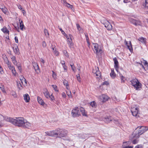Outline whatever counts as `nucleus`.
Masks as SVG:
<instances>
[{"instance_id":"f257e3e1","label":"nucleus","mask_w":148,"mask_h":148,"mask_svg":"<svg viewBox=\"0 0 148 148\" xmlns=\"http://www.w3.org/2000/svg\"><path fill=\"white\" fill-rule=\"evenodd\" d=\"M5 119L7 121L10 122L14 125L21 127H22L23 126L25 120L22 117H16V119L7 117L5 118Z\"/></svg>"},{"instance_id":"f03ea898","label":"nucleus","mask_w":148,"mask_h":148,"mask_svg":"<svg viewBox=\"0 0 148 148\" xmlns=\"http://www.w3.org/2000/svg\"><path fill=\"white\" fill-rule=\"evenodd\" d=\"M147 128L144 126H139L133 132L135 137H139L147 130Z\"/></svg>"},{"instance_id":"7ed1b4c3","label":"nucleus","mask_w":148,"mask_h":148,"mask_svg":"<svg viewBox=\"0 0 148 148\" xmlns=\"http://www.w3.org/2000/svg\"><path fill=\"white\" fill-rule=\"evenodd\" d=\"M61 129L58 128L55 130L46 132H45L46 134L45 136H55L56 137L59 138Z\"/></svg>"},{"instance_id":"20e7f679","label":"nucleus","mask_w":148,"mask_h":148,"mask_svg":"<svg viewBox=\"0 0 148 148\" xmlns=\"http://www.w3.org/2000/svg\"><path fill=\"white\" fill-rule=\"evenodd\" d=\"M92 49L95 53H96L98 56H101L103 51L101 50V47L99 46L97 43L92 44Z\"/></svg>"},{"instance_id":"39448f33","label":"nucleus","mask_w":148,"mask_h":148,"mask_svg":"<svg viewBox=\"0 0 148 148\" xmlns=\"http://www.w3.org/2000/svg\"><path fill=\"white\" fill-rule=\"evenodd\" d=\"M132 85L133 86L136 90L141 88V84L140 83L138 80L135 78L132 79L131 81Z\"/></svg>"},{"instance_id":"423d86ee","label":"nucleus","mask_w":148,"mask_h":148,"mask_svg":"<svg viewBox=\"0 0 148 148\" xmlns=\"http://www.w3.org/2000/svg\"><path fill=\"white\" fill-rule=\"evenodd\" d=\"M139 137H135V134H133L132 135H131L129 138L130 140L132 141V143L133 144H137L138 141V138Z\"/></svg>"},{"instance_id":"0eeeda50","label":"nucleus","mask_w":148,"mask_h":148,"mask_svg":"<svg viewBox=\"0 0 148 148\" xmlns=\"http://www.w3.org/2000/svg\"><path fill=\"white\" fill-rule=\"evenodd\" d=\"M71 114L73 117L79 116L80 115L79 108L77 107L73 109L72 110Z\"/></svg>"},{"instance_id":"6e6552de","label":"nucleus","mask_w":148,"mask_h":148,"mask_svg":"<svg viewBox=\"0 0 148 148\" xmlns=\"http://www.w3.org/2000/svg\"><path fill=\"white\" fill-rule=\"evenodd\" d=\"M130 21L136 26H142L141 21L139 20H136L133 18H130L129 19Z\"/></svg>"},{"instance_id":"1a4fd4ad","label":"nucleus","mask_w":148,"mask_h":148,"mask_svg":"<svg viewBox=\"0 0 148 148\" xmlns=\"http://www.w3.org/2000/svg\"><path fill=\"white\" fill-rule=\"evenodd\" d=\"M5 56V58L4 59V61L7 64L9 69L11 70H12L13 69H14L15 68L14 66L12 65V63L11 62H9L7 57L6 56Z\"/></svg>"},{"instance_id":"9d476101","label":"nucleus","mask_w":148,"mask_h":148,"mask_svg":"<svg viewBox=\"0 0 148 148\" xmlns=\"http://www.w3.org/2000/svg\"><path fill=\"white\" fill-rule=\"evenodd\" d=\"M109 98V97L105 94L100 96L99 97L100 101L103 103H104L108 101Z\"/></svg>"},{"instance_id":"9b49d317","label":"nucleus","mask_w":148,"mask_h":148,"mask_svg":"<svg viewBox=\"0 0 148 148\" xmlns=\"http://www.w3.org/2000/svg\"><path fill=\"white\" fill-rule=\"evenodd\" d=\"M139 110L138 108L137 107H133L131 108V111L134 116H136L138 113Z\"/></svg>"},{"instance_id":"f8f14e48","label":"nucleus","mask_w":148,"mask_h":148,"mask_svg":"<svg viewBox=\"0 0 148 148\" xmlns=\"http://www.w3.org/2000/svg\"><path fill=\"white\" fill-rule=\"evenodd\" d=\"M129 43H128L125 40V45L127 46V48L130 51L132 52L133 51L132 45L131 41H129Z\"/></svg>"},{"instance_id":"ddd939ff","label":"nucleus","mask_w":148,"mask_h":148,"mask_svg":"<svg viewBox=\"0 0 148 148\" xmlns=\"http://www.w3.org/2000/svg\"><path fill=\"white\" fill-rule=\"evenodd\" d=\"M60 132V134L59 138L65 137V136H66V134L67 133V130L65 129H61V131Z\"/></svg>"},{"instance_id":"4468645a","label":"nucleus","mask_w":148,"mask_h":148,"mask_svg":"<svg viewBox=\"0 0 148 148\" xmlns=\"http://www.w3.org/2000/svg\"><path fill=\"white\" fill-rule=\"evenodd\" d=\"M24 123L22 127L23 128H29V127H30L31 126V123L27 121H26L25 120L24 121Z\"/></svg>"},{"instance_id":"2eb2a0df","label":"nucleus","mask_w":148,"mask_h":148,"mask_svg":"<svg viewBox=\"0 0 148 148\" xmlns=\"http://www.w3.org/2000/svg\"><path fill=\"white\" fill-rule=\"evenodd\" d=\"M0 9L1 10L2 12L5 14H6L8 12V9L4 5H0Z\"/></svg>"},{"instance_id":"dca6fc26","label":"nucleus","mask_w":148,"mask_h":148,"mask_svg":"<svg viewBox=\"0 0 148 148\" xmlns=\"http://www.w3.org/2000/svg\"><path fill=\"white\" fill-rule=\"evenodd\" d=\"M114 62V67L116 71L118 72V70L119 69V62L116 58H114L113 59Z\"/></svg>"},{"instance_id":"f3484780","label":"nucleus","mask_w":148,"mask_h":148,"mask_svg":"<svg viewBox=\"0 0 148 148\" xmlns=\"http://www.w3.org/2000/svg\"><path fill=\"white\" fill-rule=\"evenodd\" d=\"M141 6L143 8H148V0H143L141 4Z\"/></svg>"},{"instance_id":"a211bd4d","label":"nucleus","mask_w":148,"mask_h":148,"mask_svg":"<svg viewBox=\"0 0 148 148\" xmlns=\"http://www.w3.org/2000/svg\"><path fill=\"white\" fill-rule=\"evenodd\" d=\"M102 120L106 123H108L112 121V118L110 116H107L106 117H103Z\"/></svg>"},{"instance_id":"6ab92c4d","label":"nucleus","mask_w":148,"mask_h":148,"mask_svg":"<svg viewBox=\"0 0 148 148\" xmlns=\"http://www.w3.org/2000/svg\"><path fill=\"white\" fill-rule=\"evenodd\" d=\"M72 36L71 35L69 34L70 39L68 40L67 44L69 45V47L71 48L73 45V43L72 40L71 38Z\"/></svg>"},{"instance_id":"aec40b11","label":"nucleus","mask_w":148,"mask_h":148,"mask_svg":"<svg viewBox=\"0 0 148 148\" xmlns=\"http://www.w3.org/2000/svg\"><path fill=\"white\" fill-rule=\"evenodd\" d=\"M11 58L14 64L15 65H17L18 62L16 60L15 56L12 55L11 57Z\"/></svg>"},{"instance_id":"412c9836","label":"nucleus","mask_w":148,"mask_h":148,"mask_svg":"<svg viewBox=\"0 0 148 148\" xmlns=\"http://www.w3.org/2000/svg\"><path fill=\"white\" fill-rule=\"evenodd\" d=\"M23 97L24 100L26 102H29L30 98L29 95L27 94H26L23 95Z\"/></svg>"},{"instance_id":"4be33fe9","label":"nucleus","mask_w":148,"mask_h":148,"mask_svg":"<svg viewBox=\"0 0 148 148\" xmlns=\"http://www.w3.org/2000/svg\"><path fill=\"white\" fill-rule=\"evenodd\" d=\"M102 23L104 25L105 27H107L108 25L109 24L110 22L106 20H103L101 21Z\"/></svg>"},{"instance_id":"5701e85b","label":"nucleus","mask_w":148,"mask_h":148,"mask_svg":"<svg viewBox=\"0 0 148 148\" xmlns=\"http://www.w3.org/2000/svg\"><path fill=\"white\" fill-rule=\"evenodd\" d=\"M87 134H79L78 136V137L79 139H84L87 137Z\"/></svg>"},{"instance_id":"b1692460","label":"nucleus","mask_w":148,"mask_h":148,"mask_svg":"<svg viewBox=\"0 0 148 148\" xmlns=\"http://www.w3.org/2000/svg\"><path fill=\"white\" fill-rule=\"evenodd\" d=\"M146 39L142 37L139 38L138 40L143 43L145 44L146 42Z\"/></svg>"},{"instance_id":"393cba45","label":"nucleus","mask_w":148,"mask_h":148,"mask_svg":"<svg viewBox=\"0 0 148 148\" xmlns=\"http://www.w3.org/2000/svg\"><path fill=\"white\" fill-rule=\"evenodd\" d=\"M43 93L44 95L45 96L46 98H49V97L50 95L49 94V92L48 91L47 89H44Z\"/></svg>"},{"instance_id":"a878e982","label":"nucleus","mask_w":148,"mask_h":148,"mask_svg":"<svg viewBox=\"0 0 148 148\" xmlns=\"http://www.w3.org/2000/svg\"><path fill=\"white\" fill-rule=\"evenodd\" d=\"M37 100L38 102L41 105H44L45 104L44 102L43 101L41 98L39 97H37Z\"/></svg>"},{"instance_id":"bb28decb","label":"nucleus","mask_w":148,"mask_h":148,"mask_svg":"<svg viewBox=\"0 0 148 148\" xmlns=\"http://www.w3.org/2000/svg\"><path fill=\"white\" fill-rule=\"evenodd\" d=\"M79 110L81 112L83 116H86L87 115L85 112V110L84 108L82 107H81L79 109Z\"/></svg>"},{"instance_id":"cd10ccee","label":"nucleus","mask_w":148,"mask_h":148,"mask_svg":"<svg viewBox=\"0 0 148 148\" xmlns=\"http://www.w3.org/2000/svg\"><path fill=\"white\" fill-rule=\"evenodd\" d=\"M13 51L14 53L16 54H19L18 51H19V49H18L17 46H16L14 47H13Z\"/></svg>"},{"instance_id":"c85d7f7f","label":"nucleus","mask_w":148,"mask_h":148,"mask_svg":"<svg viewBox=\"0 0 148 148\" xmlns=\"http://www.w3.org/2000/svg\"><path fill=\"white\" fill-rule=\"evenodd\" d=\"M19 21L20 23V27L21 30H23V27L24 26L23 21H21V19H19Z\"/></svg>"},{"instance_id":"c756f323","label":"nucleus","mask_w":148,"mask_h":148,"mask_svg":"<svg viewBox=\"0 0 148 148\" xmlns=\"http://www.w3.org/2000/svg\"><path fill=\"white\" fill-rule=\"evenodd\" d=\"M1 30L4 33H8L9 32V31L5 27H4L1 29Z\"/></svg>"},{"instance_id":"7c9ffc66","label":"nucleus","mask_w":148,"mask_h":148,"mask_svg":"<svg viewBox=\"0 0 148 148\" xmlns=\"http://www.w3.org/2000/svg\"><path fill=\"white\" fill-rule=\"evenodd\" d=\"M90 105L93 108H96L97 106L96 103L94 101H93L91 102L90 103Z\"/></svg>"},{"instance_id":"2f4dec72","label":"nucleus","mask_w":148,"mask_h":148,"mask_svg":"<svg viewBox=\"0 0 148 148\" xmlns=\"http://www.w3.org/2000/svg\"><path fill=\"white\" fill-rule=\"evenodd\" d=\"M120 77L121 80V82L124 83L125 81V78L121 74L119 75Z\"/></svg>"},{"instance_id":"473e14b6","label":"nucleus","mask_w":148,"mask_h":148,"mask_svg":"<svg viewBox=\"0 0 148 148\" xmlns=\"http://www.w3.org/2000/svg\"><path fill=\"white\" fill-rule=\"evenodd\" d=\"M65 6H66L67 8L71 9L72 10H73L74 9V8L73 5H70L68 3Z\"/></svg>"},{"instance_id":"72a5a7b5","label":"nucleus","mask_w":148,"mask_h":148,"mask_svg":"<svg viewBox=\"0 0 148 148\" xmlns=\"http://www.w3.org/2000/svg\"><path fill=\"white\" fill-rule=\"evenodd\" d=\"M11 94L14 98H16L17 97V95H16L15 92L14 91H12L11 92Z\"/></svg>"},{"instance_id":"f704fd0d","label":"nucleus","mask_w":148,"mask_h":148,"mask_svg":"<svg viewBox=\"0 0 148 148\" xmlns=\"http://www.w3.org/2000/svg\"><path fill=\"white\" fill-rule=\"evenodd\" d=\"M106 28H107L108 30H112V26L110 23L109 25H108V27H106Z\"/></svg>"},{"instance_id":"c9c22d12","label":"nucleus","mask_w":148,"mask_h":148,"mask_svg":"<svg viewBox=\"0 0 148 148\" xmlns=\"http://www.w3.org/2000/svg\"><path fill=\"white\" fill-rule=\"evenodd\" d=\"M0 88L3 92H5L4 87L3 85L1 84L0 86Z\"/></svg>"},{"instance_id":"e433bc0d","label":"nucleus","mask_w":148,"mask_h":148,"mask_svg":"<svg viewBox=\"0 0 148 148\" xmlns=\"http://www.w3.org/2000/svg\"><path fill=\"white\" fill-rule=\"evenodd\" d=\"M70 65L71 67L72 70L74 71L75 70V66H74L73 64L72 63H71V62H70Z\"/></svg>"},{"instance_id":"4c0bfd02","label":"nucleus","mask_w":148,"mask_h":148,"mask_svg":"<svg viewBox=\"0 0 148 148\" xmlns=\"http://www.w3.org/2000/svg\"><path fill=\"white\" fill-rule=\"evenodd\" d=\"M44 33L45 35L47 37L49 36V34L48 31L47 29H45L44 30Z\"/></svg>"},{"instance_id":"58836bf2","label":"nucleus","mask_w":148,"mask_h":148,"mask_svg":"<svg viewBox=\"0 0 148 148\" xmlns=\"http://www.w3.org/2000/svg\"><path fill=\"white\" fill-rule=\"evenodd\" d=\"M111 77L113 78H114L115 76V74L114 72L112 71L110 73Z\"/></svg>"},{"instance_id":"ea45409f","label":"nucleus","mask_w":148,"mask_h":148,"mask_svg":"<svg viewBox=\"0 0 148 148\" xmlns=\"http://www.w3.org/2000/svg\"><path fill=\"white\" fill-rule=\"evenodd\" d=\"M34 67L35 71L39 70V66L37 64H35L34 65Z\"/></svg>"},{"instance_id":"a19ab883","label":"nucleus","mask_w":148,"mask_h":148,"mask_svg":"<svg viewBox=\"0 0 148 148\" xmlns=\"http://www.w3.org/2000/svg\"><path fill=\"white\" fill-rule=\"evenodd\" d=\"M96 75L98 77H100L101 75L100 72L99 71H96V72L95 73Z\"/></svg>"},{"instance_id":"79ce46f5","label":"nucleus","mask_w":148,"mask_h":148,"mask_svg":"<svg viewBox=\"0 0 148 148\" xmlns=\"http://www.w3.org/2000/svg\"><path fill=\"white\" fill-rule=\"evenodd\" d=\"M21 81L22 84H23V82H24L26 84H27V81L26 79L24 77H23L22 79H21Z\"/></svg>"},{"instance_id":"37998d69","label":"nucleus","mask_w":148,"mask_h":148,"mask_svg":"<svg viewBox=\"0 0 148 148\" xmlns=\"http://www.w3.org/2000/svg\"><path fill=\"white\" fill-rule=\"evenodd\" d=\"M63 52L66 56L67 57H69V55L66 51L64 50L63 51Z\"/></svg>"},{"instance_id":"c03bdc74","label":"nucleus","mask_w":148,"mask_h":148,"mask_svg":"<svg viewBox=\"0 0 148 148\" xmlns=\"http://www.w3.org/2000/svg\"><path fill=\"white\" fill-rule=\"evenodd\" d=\"M52 86L55 91L57 92L58 91V90L57 89V86L56 85H52Z\"/></svg>"},{"instance_id":"a18cd8bd","label":"nucleus","mask_w":148,"mask_h":148,"mask_svg":"<svg viewBox=\"0 0 148 148\" xmlns=\"http://www.w3.org/2000/svg\"><path fill=\"white\" fill-rule=\"evenodd\" d=\"M67 94L69 96V97H70V96H71V98L72 97V96L71 95V91L69 90L67 92Z\"/></svg>"},{"instance_id":"49530a36","label":"nucleus","mask_w":148,"mask_h":148,"mask_svg":"<svg viewBox=\"0 0 148 148\" xmlns=\"http://www.w3.org/2000/svg\"><path fill=\"white\" fill-rule=\"evenodd\" d=\"M76 27L77 29L79 31H80L81 29V27L78 24H76Z\"/></svg>"},{"instance_id":"de8ad7c7","label":"nucleus","mask_w":148,"mask_h":148,"mask_svg":"<svg viewBox=\"0 0 148 148\" xmlns=\"http://www.w3.org/2000/svg\"><path fill=\"white\" fill-rule=\"evenodd\" d=\"M13 74L14 75V76L16 75V70L15 69V68L14 69H13L12 70H11Z\"/></svg>"},{"instance_id":"09e8293b","label":"nucleus","mask_w":148,"mask_h":148,"mask_svg":"<svg viewBox=\"0 0 148 148\" xmlns=\"http://www.w3.org/2000/svg\"><path fill=\"white\" fill-rule=\"evenodd\" d=\"M61 3H63L64 5L66 6V5L68 3L65 0H61Z\"/></svg>"},{"instance_id":"8fccbe9b","label":"nucleus","mask_w":148,"mask_h":148,"mask_svg":"<svg viewBox=\"0 0 148 148\" xmlns=\"http://www.w3.org/2000/svg\"><path fill=\"white\" fill-rule=\"evenodd\" d=\"M59 27V29L60 30L61 32V33L63 35H66V34L64 32V31L61 28H60Z\"/></svg>"},{"instance_id":"3c124183","label":"nucleus","mask_w":148,"mask_h":148,"mask_svg":"<svg viewBox=\"0 0 148 148\" xmlns=\"http://www.w3.org/2000/svg\"><path fill=\"white\" fill-rule=\"evenodd\" d=\"M0 73L1 74H2L4 72L3 70V69L1 66L0 65Z\"/></svg>"},{"instance_id":"603ef678","label":"nucleus","mask_w":148,"mask_h":148,"mask_svg":"<svg viewBox=\"0 0 148 148\" xmlns=\"http://www.w3.org/2000/svg\"><path fill=\"white\" fill-rule=\"evenodd\" d=\"M52 77L54 78H55L56 77V74L55 72H54L53 71H52Z\"/></svg>"},{"instance_id":"864d4df0","label":"nucleus","mask_w":148,"mask_h":148,"mask_svg":"<svg viewBox=\"0 0 148 148\" xmlns=\"http://www.w3.org/2000/svg\"><path fill=\"white\" fill-rule=\"evenodd\" d=\"M18 67V69L20 71H21V67L20 66V65H18V64H17V65H16Z\"/></svg>"},{"instance_id":"5fc2aeb1","label":"nucleus","mask_w":148,"mask_h":148,"mask_svg":"<svg viewBox=\"0 0 148 148\" xmlns=\"http://www.w3.org/2000/svg\"><path fill=\"white\" fill-rule=\"evenodd\" d=\"M53 52L56 56H57L58 55L59 53L56 49H55V50Z\"/></svg>"},{"instance_id":"6e6d98bb","label":"nucleus","mask_w":148,"mask_h":148,"mask_svg":"<svg viewBox=\"0 0 148 148\" xmlns=\"http://www.w3.org/2000/svg\"><path fill=\"white\" fill-rule=\"evenodd\" d=\"M42 46L43 47H45L46 46V44L45 42L44 41H43L42 43Z\"/></svg>"},{"instance_id":"4d7b16f0","label":"nucleus","mask_w":148,"mask_h":148,"mask_svg":"<svg viewBox=\"0 0 148 148\" xmlns=\"http://www.w3.org/2000/svg\"><path fill=\"white\" fill-rule=\"evenodd\" d=\"M64 84L66 86H68V82L67 81L65 80L63 82Z\"/></svg>"},{"instance_id":"13d9d810","label":"nucleus","mask_w":148,"mask_h":148,"mask_svg":"<svg viewBox=\"0 0 148 148\" xmlns=\"http://www.w3.org/2000/svg\"><path fill=\"white\" fill-rule=\"evenodd\" d=\"M134 148H143L141 145H138Z\"/></svg>"},{"instance_id":"bf43d9fd","label":"nucleus","mask_w":148,"mask_h":148,"mask_svg":"<svg viewBox=\"0 0 148 148\" xmlns=\"http://www.w3.org/2000/svg\"><path fill=\"white\" fill-rule=\"evenodd\" d=\"M49 98H50L51 100L52 101L54 99V97L52 95L49 96Z\"/></svg>"},{"instance_id":"052dcab7","label":"nucleus","mask_w":148,"mask_h":148,"mask_svg":"<svg viewBox=\"0 0 148 148\" xmlns=\"http://www.w3.org/2000/svg\"><path fill=\"white\" fill-rule=\"evenodd\" d=\"M123 147L124 148H132L133 147V146H127L126 147H124L123 145Z\"/></svg>"},{"instance_id":"680f3d73","label":"nucleus","mask_w":148,"mask_h":148,"mask_svg":"<svg viewBox=\"0 0 148 148\" xmlns=\"http://www.w3.org/2000/svg\"><path fill=\"white\" fill-rule=\"evenodd\" d=\"M77 79L78 80V81L80 82V76H79V74H78V76H77Z\"/></svg>"},{"instance_id":"e2e57ef3","label":"nucleus","mask_w":148,"mask_h":148,"mask_svg":"<svg viewBox=\"0 0 148 148\" xmlns=\"http://www.w3.org/2000/svg\"><path fill=\"white\" fill-rule=\"evenodd\" d=\"M51 48L52 49L53 51L55 50V49H56L55 48V46H54L53 45H51Z\"/></svg>"},{"instance_id":"0e129e2a","label":"nucleus","mask_w":148,"mask_h":148,"mask_svg":"<svg viewBox=\"0 0 148 148\" xmlns=\"http://www.w3.org/2000/svg\"><path fill=\"white\" fill-rule=\"evenodd\" d=\"M144 65L145 66L148 65V63L147 62L146 60H144Z\"/></svg>"},{"instance_id":"69168bd1","label":"nucleus","mask_w":148,"mask_h":148,"mask_svg":"<svg viewBox=\"0 0 148 148\" xmlns=\"http://www.w3.org/2000/svg\"><path fill=\"white\" fill-rule=\"evenodd\" d=\"M108 82H106V81L104 82L103 83V85H108Z\"/></svg>"},{"instance_id":"338daca9","label":"nucleus","mask_w":148,"mask_h":148,"mask_svg":"<svg viewBox=\"0 0 148 148\" xmlns=\"http://www.w3.org/2000/svg\"><path fill=\"white\" fill-rule=\"evenodd\" d=\"M14 39L15 40V42L16 43H18V38H17V37L16 36H15V37Z\"/></svg>"},{"instance_id":"774afa93","label":"nucleus","mask_w":148,"mask_h":148,"mask_svg":"<svg viewBox=\"0 0 148 148\" xmlns=\"http://www.w3.org/2000/svg\"><path fill=\"white\" fill-rule=\"evenodd\" d=\"M62 97L64 98H65L66 97V95L64 92H63L62 93Z\"/></svg>"}]
</instances>
